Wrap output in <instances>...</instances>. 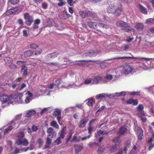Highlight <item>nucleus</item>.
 <instances>
[{
  "mask_svg": "<svg viewBox=\"0 0 154 154\" xmlns=\"http://www.w3.org/2000/svg\"><path fill=\"white\" fill-rule=\"evenodd\" d=\"M75 79L76 82L79 83V85H76L73 84L72 85L69 84L68 86L63 85L62 87L65 88L67 89L70 88H76L77 87H81L83 84L88 85L92 84V78H87L83 82L82 81V78L81 75L79 74H76L75 75Z\"/></svg>",
  "mask_w": 154,
  "mask_h": 154,
  "instance_id": "obj_1",
  "label": "nucleus"
},
{
  "mask_svg": "<svg viewBox=\"0 0 154 154\" xmlns=\"http://www.w3.org/2000/svg\"><path fill=\"white\" fill-rule=\"evenodd\" d=\"M61 80L60 79H57L55 81L54 84H51L49 85L43 86L40 91L45 95H49L51 92L54 91L55 90L54 87V85L56 86L58 88L60 87L59 85L61 83Z\"/></svg>",
  "mask_w": 154,
  "mask_h": 154,
  "instance_id": "obj_2",
  "label": "nucleus"
},
{
  "mask_svg": "<svg viewBox=\"0 0 154 154\" xmlns=\"http://www.w3.org/2000/svg\"><path fill=\"white\" fill-rule=\"evenodd\" d=\"M122 58H130L137 59L140 63L143 64V66L142 67L145 70H147L154 68L150 65H147L146 64H148V63H146L147 61H149L152 60H153L154 61V58H147L140 57H133L132 55L131 57H124Z\"/></svg>",
  "mask_w": 154,
  "mask_h": 154,
  "instance_id": "obj_3",
  "label": "nucleus"
},
{
  "mask_svg": "<svg viewBox=\"0 0 154 154\" xmlns=\"http://www.w3.org/2000/svg\"><path fill=\"white\" fill-rule=\"evenodd\" d=\"M25 134L23 131H20L18 133L16 138V143L18 145L22 144L25 146H27L29 144V142L27 140L24 139Z\"/></svg>",
  "mask_w": 154,
  "mask_h": 154,
  "instance_id": "obj_4",
  "label": "nucleus"
},
{
  "mask_svg": "<svg viewBox=\"0 0 154 154\" xmlns=\"http://www.w3.org/2000/svg\"><path fill=\"white\" fill-rule=\"evenodd\" d=\"M136 72V69L134 68L132 65L130 64H125L122 66V72L124 74H133Z\"/></svg>",
  "mask_w": 154,
  "mask_h": 154,
  "instance_id": "obj_5",
  "label": "nucleus"
},
{
  "mask_svg": "<svg viewBox=\"0 0 154 154\" xmlns=\"http://www.w3.org/2000/svg\"><path fill=\"white\" fill-rule=\"evenodd\" d=\"M116 25L119 27L121 28L122 30L127 32H129L134 30V29L129 26L128 24L123 21H119L116 23Z\"/></svg>",
  "mask_w": 154,
  "mask_h": 154,
  "instance_id": "obj_6",
  "label": "nucleus"
},
{
  "mask_svg": "<svg viewBox=\"0 0 154 154\" xmlns=\"http://www.w3.org/2000/svg\"><path fill=\"white\" fill-rule=\"evenodd\" d=\"M113 142L114 144V145L111 146L109 145L107 146V147L109 149V151L111 152H113L116 151L117 149V147L120 143L121 141L119 137H118L114 138L113 140Z\"/></svg>",
  "mask_w": 154,
  "mask_h": 154,
  "instance_id": "obj_7",
  "label": "nucleus"
},
{
  "mask_svg": "<svg viewBox=\"0 0 154 154\" xmlns=\"http://www.w3.org/2000/svg\"><path fill=\"white\" fill-rule=\"evenodd\" d=\"M0 100L1 101L2 104L11 103L14 101L12 96L5 95L1 96L0 97Z\"/></svg>",
  "mask_w": 154,
  "mask_h": 154,
  "instance_id": "obj_8",
  "label": "nucleus"
},
{
  "mask_svg": "<svg viewBox=\"0 0 154 154\" xmlns=\"http://www.w3.org/2000/svg\"><path fill=\"white\" fill-rule=\"evenodd\" d=\"M114 72V70L112 69L108 70L107 72L106 75L105 77V79L108 80H112V81H114L116 79V77L120 76V74L119 73L118 75L117 76H114L113 75Z\"/></svg>",
  "mask_w": 154,
  "mask_h": 154,
  "instance_id": "obj_9",
  "label": "nucleus"
},
{
  "mask_svg": "<svg viewBox=\"0 0 154 154\" xmlns=\"http://www.w3.org/2000/svg\"><path fill=\"white\" fill-rule=\"evenodd\" d=\"M13 122H10V124H8L6 126H4L2 128H1L0 130H2L4 128L6 127L4 131V135L5 136L7 134L9 133L14 128H17L18 127V125L14 126L13 125Z\"/></svg>",
  "mask_w": 154,
  "mask_h": 154,
  "instance_id": "obj_10",
  "label": "nucleus"
},
{
  "mask_svg": "<svg viewBox=\"0 0 154 154\" xmlns=\"http://www.w3.org/2000/svg\"><path fill=\"white\" fill-rule=\"evenodd\" d=\"M92 84H95L100 83L102 82H106L107 81L103 80V77L100 75L95 76L92 78Z\"/></svg>",
  "mask_w": 154,
  "mask_h": 154,
  "instance_id": "obj_11",
  "label": "nucleus"
},
{
  "mask_svg": "<svg viewBox=\"0 0 154 154\" xmlns=\"http://www.w3.org/2000/svg\"><path fill=\"white\" fill-rule=\"evenodd\" d=\"M24 18L26 20V23L28 26L30 25L33 22V18L32 16L29 15L28 13H26L24 14Z\"/></svg>",
  "mask_w": 154,
  "mask_h": 154,
  "instance_id": "obj_12",
  "label": "nucleus"
},
{
  "mask_svg": "<svg viewBox=\"0 0 154 154\" xmlns=\"http://www.w3.org/2000/svg\"><path fill=\"white\" fill-rule=\"evenodd\" d=\"M118 7V5L116 4H113L109 5L107 9L108 13H117L119 14L117 12V11H115L116 9Z\"/></svg>",
  "mask_w": 154,
  "mask_h": 154,
  "instance_id": "obj_13",
  "label": "nucleus"
},
{
  "mask_svg": "<svg viewBox=\"0 0 154 154\" xmlns=\"http://www.w3.org/2000/svg\"><path fill=\"white\" fill-rule=\"evenodd\" d=\"M122 57H114L111 59H108L107 60H115V59H129L130 58H122ZM106 60H105L104 61H102L100 62V66L102 68H105L106 66L108 64V63L106 62Z\"/></svg>",
  "mask_w": 154,
  "mask_h": 154,
  "instance_id": "obj_14",
  "label": "nucleus"
},
{
  "mask_svg": "<svg viewBox=\"0 0 154 154\" xmlns=\"http://www.w3.org/2000/svg\"><path fill=\"white\" fill-rule=\"evenodd\" d=\"M98 54V52L97 51H94L92 50H91L88 52L84 53L82 55V57H87L88 56L92 57L96 56Z\"/></svg>",
  "mask_w": 154,
  "mask_h": 154,
  "instance_id": "obj_15",
  "label": "nucleus"
},
{
  "mask_svg": "<svg viewBox=\"0 0 154 154\" xmlns=\"http://www.w3.org/2000/svg\"><path fill=\"white\" fill-rule=\"evenodd\" d=\"M22 115V113H20L17 115L10 122H12L14 124L13 125L14 126H16L18 125L19 126L18 124L20 123V119L21 118Z\"/></svg>",
  "mask_w": 154,
  "mask_h": 154,
  "instance_id": "obj_16",
  "label": "nucleus"
},
{
  "mask_svg": "<svg viewBox=\"0 0 154 154\" xmlns=\"http://www.w3.org/2000/svg\"><path fill=\"white\" fill-rule=\"evenodd\" d=\"M136 131L138 140H141L143 136V132L142 129L140 127H138Z\"/></svg>",
  "mask_w": 154,
  "mask_h": 154,
  "instance_id": "obj_17",
  "label": "nucleus"
},
{
  "mask_svg": "<svg viewBox=\"0 0 154 154\" xmlns=\"http://www.w3.org/2000/svg\"><path fill=\"white\" fill-rule=\"evenodd\" d=\"M88 118L87 117H85L81 119L79 123V127L80 128H83L84 127L88 122Z\"/></svg>",
  "mask_w": 154,
  "mask_h": 154,
  "instance_id": "obj_18",
  "label": "nucleus"
},
{
  "mask_svg": "<svg viewBox=\"0 0 154 154\" xmlns=\"http://www.w3.org/2000/svg\"><path fill=\"white\" fill-rule=\"evenodd\" d=\"M47 133H48V137H51L53 138L55 136L56 134L54 130V129L50 127L48 129L47 131Z\"/></svg>",
  "mask_w": 154,
  "mask_h": 154,
  "instance_id": "obj_19",
  "label": "nucleus"
},
{
  "mask_svg": "<svg viewBox=\"0 0 154 154\" xmlns=\"http://www.w3.org/2000/svg\"><path fill=\"white\" fill-rule=\"evenodd\" d=\"M149 45H151L150 47H148L146 48V47H143L142 48V50L143 51H145V52L149 53L152 50V48H153V49L154 50V42H149Z\"/></svg>",
  "mask_w": 154,
  "mask_h": 154,
  "instance_id": "obj_20",
  "label": "nucleus"
},
{
  "mask_svg": "<svg viewBox=\"0 0 154 154\" xmlns=\"http://www.w3.org/2000/svg\"><path fill=\"white\" fill-rule=\"evenodd\" d=\"M26 94L27 96H26V98L25 100V102L26 103H28L32 100V95L29 91L27 92Z\"/></svg>",
  "mask_w": 154,
  "mask_h": 154,
  "instance_id": "obj_21",
  "label": "nucleus"
},
{
  "mask_svg": "<svg viewBox=\"0 0 154 154\" xmlns=\"http://www.w3.org/2000/svg\"><path fill=\"white\" fill-rule=\"evenodd\" d=\"M80 16L83 18H85L87 17H89V15L91 14V11H80L79 12Z\"/></svg>",
  "mask_w": 154,
  "mask_h": 154,
  "instance_id": "obj_22",
  "label": "nucleus"
},
{
  "mask_svg": "<svg viewBox=\"0 0 154 154\" xmlns=\"http://www.w3.org/2000/svg\"><path fill=\"white\" fill-rule=\"evenodd\" d=\"M21 72L22 73L23 76L26 77L28 73L27 68L25 65H23L21 66Z\"/></svg>",
  "mask_w": 154,
  "mask_h": 154,
  "instance_id": "obj_23",
  "label": "nucleus"
},
{
  "mask_svg": "<svg viewBox=\"0 0 154 154\" xmlns=\"http://www.w3.org/2000/svg\"><path fill=\"white\" fill-rule=\"evenodd\" d=\"M61 111L59 109H57L53 112V115L55 116H57V119L59 122V121L61 118Z\"/></svg>",
  "mask_w": 154,
  "mask_h": 154,
  "instance_id": "obj_24",
  "label": "nucleus"
},
{
  "mask_svg": "<svg viewBox=\"0 0 154 154\" xmlns=\"http://www.w3.org/2000/svg\"><path fill=\"white\" fill-rule=\"evenodd\" d=\"M36 113V111L34 110H30L27 111L26 113V116L30 118Z\"/></svg>",
  "mask_w": 154,
  "mask_h": 154,
  "instance_id": "obj_25",
  "label": "nucleus"
},
{
  "mask_svg": "<svg viewBox=\"0 0 154 154\" xmlns=\"http://www.w3.org/2000/svg\"><path fill=\"white\" fill-rule=\"evenodd\" d=\"M33 52L32 51L30 50H27L24 51L23 53V54L22 55V58L26 57H29L33 54Z\"/></svg>",
  "mask_w": 154,
  "mask_h": 154,
  "instance_id": "obj_26",
  "label": "nucleus"
},
{
  "mask_svg": "<svg viewBox=\"0 0 154 154\" xmlns=\"http://www.w3.org/2000/svg\"><path fill=\"white\" fill-rule=\"evenodd\" d=\"M145 116V114L144 112H141V113H140L138 114L139 117L143 122H145L146 121V119Z\"/></svg>",
  "mask_w": 154,
  "mask_h": 154,
  "instance_id": "obj_27",
  "label": "nucleus"
},
{
  "mask_svg": "<svg viewBox=\"0 0 154 154\" xmlns=\"http://www.w3.org/2000/svg\"><path fill=\"white\" fill-rule=\"evenodd\" d=\"M127 104H132L133 105H135L137 104L138 101L137 99H130L127 100L126 101Z\"/></svg>",
  "mask_w": 154,
  "mask_h": 154,
  "instance_id": "obj_28",
  "label": "nucleus"
},
{
  "mask_svg": "<svg viewBox=\"0 0 154 154\" xmlns=\"http://www.w3.org/2000/svg\"><path fill=\"white\" fill-rule=\"evenodd\" d=\"M41 21L39 19H37L35 20L33 26V29H35L38 28V25L40 23Z\"/></svg>",
  "mask_w": 154,
  "mask_h": 154,
  "instance_id": "obj_29",
  "label": "nucleus"
},
{
  "mask_svg": "<svg viewBox=\"0 0 154 154\" xmlns=\"http://www.w3.org/2000/svg\"><path fill=\"white\" fill-rule=\"evenodd\" d=\"M91 14L90 15H89V17H92L93 19L94 20L96 21H100V19L98 17L97 15L95 13H92L91 12Z\"/></svg>",
  "mask_w": 154,
  "mask_h": 154,
  "instance_id": "obj_30",
  "label": "nucleus"
},
{
  "mask_svg": "<svg viewBox=\"0 0 154 154\" xmlns=\"http://www.w3.org/2000/svg\"><path fill=\"white\" fill-rule=\"evenodd\" d=\"M139 9L140 11L144 14H146L147 13V9L143 6L140 5H139Z\"/></svg>",
  "mask_w": 154,
  "mask_h": 154,
  "instance_id": "obj_31",
  "label": "nucleus"
},
{
  "mask_svg": "<svg viewBox=\"0 0 154 154\" xmlns=\"http://www.w3.org/2000/svg\"><path fill=\"white\" fill-rule=\"evenodd\" d=\"M153 141L152 138H149L148 141V143L149 145L148 149L149 150H151L154 147V143H152V142Z\"/></svg>",
  "mask_w": 154,
  "mask_h": 154,
  "instance_id": "obj_32",
  "label": "nucleus"
},
{
  "mask_svg": "<svg viewBox=\"0 0 154 154\" xmlns=\"http://www.w3.org/2000/svg\"><path fill=\"white\" fill-rule=\"evenodd\" d=\"M143 23H137L135 26V28L137 29L138 30H141L143 28Z\"/></svg>",
  "mask_w": 154,
  "mask_h": 154,
  "instance_id": "obj_33",
  "label": "nucleus"
},
{
  "mask_svg": "<svg viewBox=\"0 0 154 154\" xmlns=\"http://www.w3.org/2000/svg\"><path fill=\"white\" fill-rule=\"evenodd\" d=\"M95 100L92 98H90L88 99L87 104L89 106L92 107L94 104Z\"/></svg>",
  "mask_w": 154,
  "mask_h": 154,
  "instance_id": "obj_34",
  "label": "nucleus"
},
{
  "mask_svg": "<svg viewBox=\"0 0 154 154\" xmlns=\"http://www.w3.org/2000/svg\"><path fill=\"white\" fill-rule=\"evenodd\" d=\"M75 153L78 154L82 149L83 147L81 146H79L77 145H75L74 146Z\"/></svg>",
  "mask_w": 154,
  "mask_h": 154,
  "instance_id": "obj_35",
  "label": "nucleus"
},
{
  "mask_svg": "<svg viewBox=\"0 0 154 154\" xmlns=\"http://www.w3.org/2000/svg\"><path fill=\"white\" fill-rule=\"evenodd\" d=\"M18 8H14L13 9H10L9 11V12H10V13L11 14H17L19 13L20 11H22L23 9V8H22L20 11H17V10H18Z\"/></svg>",
  "mask_w": 154,
  "mask_h": 154,
  "instance_id": "obj_36",
  "label": "nucleus"
},
{
  "mask_svg": "<svg viewBox=\"0 0 154 154\" xmlns=\"http://www.w3.org/2000/svg\"><path fill=\"white\" fill-rule=\"evenodd\" d=\"M127 129L125 126H122L120 128L119 133L121 134H124L127 131Z\"/></svg>",
  "mask_w": 154,
  "mask_h": 154,
  "instance_id": "obj_37",
  "label": "nucleus"
},
{
  "mask_svg": "<svg viewBox=\"0 0 154 154\" xmlns=\"http://www.w3.org/2000/svg\"><path fill=\"white\" fill-rule=\"evenodd\" d=\"M88 26L91 28L95 29L97 27V25L95 22H89L87 23Z\"/></svg>",
  "mask_w": 154,
  "mask_h": 154,
  "instance_id": "obj_38",
  "label": "nucleus"
},
{
  "mask_svg": "<svg viewBox=\"0 0 154 154\" xmlns=\"http://www.w3.org/2000/svg\"><path fill=\"white\" fill-rule=\"evenodd\" d=\"M109 133V131H102L101 130H99L97 134H95V136L96 137H97L98 135H99L100 134H107Z\"/></svg>",
  "mask_w": 154,
  "mask_h": 154,
  "instance_id": "obj_39",
  "label": "nucleus"
},
{
  "mask_svg": "<svg viewBox=\"0 0 154 154\" xmlns=\"http://www.w3.org/2000/svg\"><path fill=\"white\" fill-rule=\"evenodd\" d=\"M30 120V118L28 117L25 116L23 118L22 120L21 121V122L22 124H25L27 123Z\"/></svg>",
  "mask_w": 154,
  "mask_h": 154,
  "instance_id": "obj_40",
  "label": "nucleus"
},
{
  "mask_svg": "<svg viewBox=\"0 0 154 154\" xmlns=\"http://www.w3.org/2000/svg\"><path fill=\"white\" fill-rule=\"evenodd\" d=\"M58 55V53L57 52H54L52 53L49 54L48 55V57L50 58L51 59H53L56 57Z\"/></svg>",
  "mask_w": 154,
  "mask_h": 154,
  "instance_id": "obj_41",
  "label": "nucleus"
},
{
  "mask_svg": "<svg viewBox=\"0 0 154 154\" xmlns=\"http://www.w3.org/2000/svg\"><path fill=\"white\" fill-rule=\"evenodd\" d=\"M138 152V150L137 149L136 146H134L133 149L129 152V154H136Z\"/></svg>",
  "mask_w": 154,
  "mask_h": 154,
  "instance_id": "obj_42",
  "label": "nucleus"
},
{
  "mask_svg": "<svg viewBox=\"0 0 154 154\" xmlns=\"http://www.w3.org/2000/svg\"><path fill=\"white\" fill-rule=\"evenodd\" d=\"M23 96V94L22 93H20L17 94V97L18 103H21L23 102V100L22 99Z\"/></svg>",
  "mask_w": 154,
  "mask_h": 154,
  "instance_id": "obj_43",
  "label": "nucleus"
},
{
  "mask_svg": "<svg viewBox=\"0 0 154 154\" xmlns=\"http://www.w3.org/2000/svg\"><path fill=\"white\" fill-rule=\"evenodd\" d=\"M105 148L103 146H100L97 150V152L98 154H102L104 151Z\"/></svg>",
  "mask_w": 154,
  "mask_h": 154,
  "instance_id": "obj_44",
  "label": "nucleus"
},
{
  "mask_svg": "<svg viewBox=\"0 0 154 154\" xmlns=\"http://www.w3.org/2000/svg\"><path fill=\"white\" fill-rule=\"evenodd\" d=\"M115 11H117V13H119V14H117V13H114V14L116 16H119L122 13V8H119L118 6V7L116 9Z\"/></svg>",
  "mask_w": 154,
  "mask_h": 154,
  "instance_id": "obj_45",
  "label": "nucleus"
},
{
  "mask_svg": "<svg viewBox=\"0 0 154 154\" xmlns=\"http://www.w3.org/2000/svg\"><path fill=\"white\" fill-rule=\"evenodd\" d=\"M60 18L62 19H67V17L66 16V11L64 10L62 12L60 15Z\"/></svg>",
  "mask_w": 154,
  "mask_h": 154,
  "instance_id": "obj_46",
  "label": "nucleus"
},
{
  "mask_svg": "<svg viewBox=\"0 0 154 154\" xmlns=\"http://www.w3.org/2000/svg\"><path fill=\"white\" fill-rule=\"evenodd\" d=\"M51 125L56 128H58L59 125L57 124V122L54 121H52L51 123Z\"/></svg>",
  "mask_w": 154,
  "mask_h": 154,
  "instance_id": "obj_47",
  "label": "nucleus"
},
{
  "mask_svg": "<svg viewBox=\"0 0 154 154\" xmlns=\"http://www.w3.org/2000/svg\"><path fill=\"white\" fill-rule=\"evenodd\" d=\"M98 26L101 28H103L107 29L109 28V26L107 25H105L103 23H99L98 24Z\"/></svg>",
  "mask_w": 154,
  "mask_h": 154,
  "instance_id": "obj_48",
  "label": "nucleus"
},
{
  "mask_svg": "<svg viewBox=\"0 0 154 154\" xmlns=\"http://www.w3.org/2000/svg\"><path fill=\"white\" fill-rule=\"evenodd\" d=\"M149 112L151 114H154V106L153 105H152L151 107H149L148 108Z\"/></svg>",
  "mask_w": 154,
  "mask_h": 154,
  "instance_id": "obj_49",
  "label": "nucleus"
},
{
  "mask_svg": "<svg viewBox=\"0 0 154 154\" xmlns=\"http://www.w3.org/2000/svg\"><path fill=\"white\" fill-rule=\"evenodd\" d=\"M42 52V50L40 49H38L36 51H34L33 54L35 55H38L41 54Z\"/></svg>",
  "mask_w": 154,
  "mask_h": 154,
  "instance_id": "obj_50",
  "label": "nucleus"
},
{
  "mask_svg": "<svg viewBox=\"0 0 154 154\" xmlns=\"http://www.w3.org/2000/svg\"><path fill=\"white\" fill-rule=\"evenodd\" d=\"M143 108L144 107L142 105L140 104L137 107V110L139 112H141L140 113H141V112H144L143 111H142Z\"/></svg>",
  "mask_w": 154,
  "mask_h": 154,
  "instance_id": "obj_51",
  "label": "nucleus"
},
{
  "mask_svg": "<svg viewBox=\"0 0 154 154\" xmlns=\"http://www.w3.org/2000/svg\"><path fill=\"white\" fill-rule=\"evenodd\" d=\"M33 149V148L32 147H25L21 149V151L22 152H26L27 151L28 149L29 150H32Z\"/></svg>",
  "mask_w": 154,
  "mask_h": 154,
  "instance_id": "obj_52",
  "label": "nucleus"
},
{
  "mask_svg": "<svg viewBox=\"0 0 154 154\" xmlns=\"http://www.w3.org/2000/svg\"><path fill=\"white\" fill-rule=\"evenodd\" d=\"M94 130V128L92 127L91 125H89V127H88V132L90 134Z\"/></svg>",
  "mask_w": 154,
  "mask_h": 154,
  "instance_id": "obj_53",
  "label": "nucleus"
},
{
  "mask_svg": "<svg viewBox=\"0 0 154 154\" xmlns=\"http://www.w3.org/2000/svg\"><path fill=\"white\" fill-rule=\"evenodd\" d=\"M30 47L32 49H36L38 47V46L35 44H32L30 45Z\"/></svg>",
  "mask_w": 154,
  "mask_h": 154,
  "instance_id": "obj_54",
  "label": "nucleus"
},
{
  "mask_svg": "<svg viewBox=\"0 0 154 154\" xmlns=\"http://www.w3.org/2000/svg\"><path fill=\"white\" fill-rule=\"evenodd\" d=\"M9 2L13 5L17 4L19 1V0H8Z\"/></svg>",
  "mask_w": 154,
  "mask_h": 154,
  "instance_id": "obj_55",
  "label": "nucleus"
},
{
  "mask_svg": "<svg viewBox=\"0 0 154 154\" xmlns=\"http://www.w3.org/2000/svg\"><path fill=\"white\" fill-rule=\"evenodd\" d=\"M121 96L120 93L116 92L111 94V96L109 97H115Z\"/></svg>",
  "mask_w": 154,
  "mask_h": 154,
  "instance_id": "obj_56",
  "label": "nucleus"
},
{
  "mask_svg": "<svg viewBox=\"0 0 154 154\" xmlns=\"http://www.w3.org/2000/svg\"><path fill=\"white\" fill-rule=\"evenodd\" d=\"M100 95H102L101 96H100V97H109L110 96H111V94H105V93H103L102 94H100Z\"/></svg>",
  "mask_w": 154,
  "mask_h": 154,
  "instance_id": "obj_57",
  "label": "nucleus"
},
{
  "mask_svg": "<svg viewBox=\"0 0 154 154\" xmlns=\"http://www.w3.org/2000/svg\"><path fill=\"white\" fill-rule=\"evenodd\" d=\"M21 149H20L17 148H16L14 151V154H17L19 153H20L21 152H22L21 151Z\"/></svg>",
  "mask_w": 154,
  "mask_h": 154,
  "instance_id": "obj_58",
  "label": "nucleus"
},
{
  "mask_svg": "<svg viewBox=\"0 0 154 154\" xmlns=\"http://www.w3.org/2000/svg\"><path fill=\"white\" fill-rule=\"evenodd\" d=\"M61 138L58 137L54 141L55 143H56L57 145L60 144L61 143Z\"/></svg>",
  "mask_w": 154,
  "mask_h": 154,
  "instance_id": "obj_59",
  "label": "nucleus"
},
{
  "mask_svg": "<svg viewBox=\"0 0 154 154\" xmlns=\"http://www.w3.org/2000/svg\"><path fill=\"white\" fill-rule=\"evenodd\" d=\"M79 140L78 137L76 136H74L73 137L72 140V141L73 142H79Z\"/></svg>",
  "mask_w": 154,
  "mask_h": 154,
  "instance_id": "obj_60",
  "label": "nucleus"
},
{
  "mask_svg": "<svg viewBox=\"0 0 154 154\" xmlns=\"http://www.w3.org/2000/svg\"><path fill=\"white\" fill-rule=\"evenodd\" d=\"M154 21V19L150 18L147 19L146 20V22L147 23H153Z\"/></svg>",
  "mask_w": 154,
  "mask_h": 154,
  "instance_id": "obj_61",
  "label": "nucleus"
},
{
  "mask_svg": "<svg viewBox=\"0 0 154 154\" xmlns=\"http://www.w3.org/2000/svg\"><path fill=\"white\" fill-rule=\"evenodd\" d=\"M49 137L47 136V138L46 144H50L51 143V139Z\"/></svg>",
  "mask_w": 154,
  "mask_h": 154,
  "instance_id": "obj_62",
  "label": "nucleus"
},
{
  "mask_svg": "<svg viewBox=\"0 0 154 154\" xmlns=\"http://www.w3.org/2000/svg\"><path fill=\"white\" fill-rule=\"evenodd\" d=\"M26 85L24 83H22L20 85V88L19 90L20 91L22 90L24 88L26 87Z\"/></svg>",
  "mask_w": 154,
  "mask_h": 154,
  "instance_id": "obj_63",
  "label": "nucleus"
},
{
  "mask_svg": "<svg viewBox=\"0 0 154 154\" xmlns=\"http://www.w3.org/2000/svg\"><path fill=\"white\" fill-rule=\"evenodd\" d=\"M42 6L43 9H46L48 7V5L46 3H43L42 4Z\"/></svg>",
  "mask_w": 154,
  "mask_h": 154,
  "instance_id": "obj_64",
  "label": "nucleus"
}]
</instances>
